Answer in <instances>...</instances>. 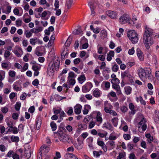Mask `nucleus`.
Segmentation results:
<instances>
[{
    "label": "nucleus",
    "instance_id": "1",
    "mask_svg": "<svg viewBox=\"0 0 159 159\" xmlns=\"http://www.w3.org/2000/svg\"><path fill=\"white\" fill-rule=\"evenodd\" d=\"M153 34L152 29L147 26L145 27L143 39V43L147 49H149L154 43V40L152 37Z\"/></svg>",
    "mask_w": 159,
    "mask_h": 159
},
{
    "label": "nucleus",
    "instance_id": "2",
    "mask_svg": "<svg viewBox=\"0 0 159 159\" xmlns=\"http://www.w3.org/2000/svg\"><path fill=\"white\" fill-rule=\"evenodd\" d=\"M138 73L139 77L143 81H145L147 78L148 79H152L151 70L149 68H139L138 71Z\"/></svg>",
    "mask_w": 159,
    "mask_h": 159
},
{
    "label": "nucleus",
    "instance_id": "3",
    "mask_svg": "<svg viewBox=\"0 0 159 159\" xmlns=\"http://www.w3.org/2000/svg\"><path fill=\"white\" fill-rule=\"evenodd\" d=\"M59 65L60 60L59 58L55 60L53 63H50L48 67V74L50 76L53 75L55 71L59 70Z\"/></svg>",
    "mask_w": 159,
    "mask_h": 159
},
{
    "label": "nucleus",
    "instance_id": "4",
    "mask_svg": "<svg viewBox=\"0 0 159 159\" xmlns=\"http://www.w3.org/2000/svg\"><path fill=\"white\" fill-rule=\"evenodd\" d=\"M127 36L133 43H138L139 40L138 35L134 30H131L127 32Z\"/></svg>",
    "mask_w": 159,
    "mask_h": 159
},
{
    "label": "nucleus",
    "instance_id": "5",
    "mask_svg": "<svg viewBox=\"0 0 159 159\" xmlns=\"http://www.w3.org/2000/svg\"><path fill=\"white\" fill-rule=\"evenodd\" d=\"M119 22L121 24L128 23L131 24V18L127 14H124L121 16L119 19Z\"/></svg>",
    "mask_w": 159,
    "mask_h": 159
},
{
    "label": "nucleus",
    "instance_id": "6",
    "mask_svg": "<svg viewBox=\"0 0 159 159\" xmlns=\"http://www.w3.org/2000/svg\"><path fill=\"white\" fill-rule=\"evenodd\" d=\"M91 116L94 118L96 117V121L100 124L102 123V114L99 111H93L91 114Z\"/></svg>",
    "mask_w": 159,
    "mask_h": 159
},
{
    "label": "nucleus",
    "instance_id": "7",
    "mask_svg": "<svg viewBox=\"0 0 159 159\" xmlns=\"http://www.w3.org/2000/svg\"><path fill=\"white\" fill-rule=\"evenodd\" d=\"M146 119L143 118L139 123V131L140 132L145 131L147 129V125L146 124Z\"/></svg>",
    "mask_w": 159,
    "mask_h": 159
},
{
    "label": "nucleus",
    "instance_id": "8",
    "mask_svg": "<svg viewBox=\"0 0 159 159\" xmlns=\"http://www.w3.org/2000/svg\"><path fill=\"white\" fill-rule=\"evenodd\" d=\"M93 85L91 82H87L82 86V91L84 93H87L90 91Z\"/></svg>",
    "mask_w": 159,
    "mask_h": 159
},
{
    "label": "nucleus",
    "instance_id": "9",
    "mask_svg": "<svg viewBox=\"0 0 159 159\" xmlns=\"http://www.w3.org/2000/svg\"><path fill=\"white\" fill-rule=\"evenodd\" d=\"M77 143H75L73 144L75 147L77 149H81L83 146L84 139H80L79 137L77 139Z\"/></svg>",
    "mask_w": 159,
    "mask_h": 159
},
{
    "label": "nucleus",
    "instance_id": "10",
    "mask_svg": "<svg viewBox=\"0 0 159 159\" xmlns=\"http://www.w3.org/2000/svg\"><path fill=\"white\" fill-rule=\"evenodd\" d=\"M13 52L18 57H20L23 54L22 49L18 46H16Z\"/></svg>",
    "mask_w": 159,
    "mask_h": 159
},
{
    "label": "nucleus",
    "instance_id": "11",
    "mask_svg": "<svg viewBox=\"0 0 159 159\" xmlns=\"http://www.w3.org/2000/svg\"><path fill=\"white\" fill-rule=\"evenodd\" d=\"M108 48L106 47H100L98 48V53L99 54H103L105 55L108 51Z\"/></svg>",
    "mask_w": 159,
    "mask_h": 159
},
{
    "label": "nucleus",
    "instance_id": "12",
    "mask_svg": "<svg viewBox=\"0 0 159 159\" xmlns=\"http://www.w3.org/2000/svg\"><path fill=\"white\" fill-rule=\"evenodd\" d=\"M106 14L108 16L112 19L116 18L117 13L114 11H108L106 12Z\"/></svg>",
    "mask_w": 159,
    "mask_h": 159
},
{
    "label": "nucleus",
    "instance_id": "13",
    "mask_svg": "<svg viewBox=\"0 0 159 159\" xmlns=\"http://www.w3.org/2000/svg\"><path fill=\"white\" fill-rule=\"evenodd\" d=\"M50 149V148L49 147L43 145L41 147L40 152H41V154H45L48 152Z\"/></svg>",
    "mask_w": 159,
    "mask_h": 159
},
{
    "label": "nucleus",
    "instance_id": "14",
    "mask_svg": "<svg viewBox=\"0 0 159 159\" xmlns=\"http://www.w3.org/2000/svg\"><path fill=\"white\" fill-rule=\"evenodd\" d=\"M110 86V83L108 81L103 82L101 84V87L105 90L108 89Z\"/></svg>",
    "mask_w": 159,
    "mask_h": 159
},
{
    "label": "nucleus",
    "instance_id": "15",
    "mask_svg": "<svg viewBox=\"0 0 159 159\" xmlns=\"http://www.w3.org/2000/svg\"><path fill=\"white\" fill-rule=\"evenodd\" d=\"M25 156L27 158H29L31 156V149H30V147L29 146H27V148H25Z\"/></svg>",
    "mask_w": 159,
    "mask_h": 159
},
{
    "label": "nucleus",
    "instance_id": "16",
    "mask_svg": "<svg viewBox=\"0 0 159 159\" xmlns=\"http://www.w3.org/2000/svg\"><path fill=\"white\" fill-rule=\"evenodd\" d=\"M69 139V137L66 134L62 133L60 134V141L63 142H68Z\"/></svg>",
    "mask_w": 159,
    "mask_h": 159
},
{
    "label": "nucleus",
    "instance_id": "17",
    "mask_svg": "<svg viewBox=\"0 0 159 159\" xmlns=\"http://www.w3.org/2000/svg\"><path fill=\"white\" fill-rule=\"evenodd\" d=\"M112 108V106L107 102H105L104 104V111L107 113H109L111 110Z\"/></svg>",
    "mask_w": 159,
    "mask_h": 159
},
{
    "label": "nucleus",
    "instance_id": "18",
    "mask_svg": "<svg viewBox=\"0 0 159 159\" xmlns=\"http://www.w3.org/2000/svg\"><path fill=\"white\" fill-rule=\"evenodd\" d=\"M82 108V106L80 104H77L74 107V112L75 114H79L81 112Z\"/></svg>",
    "mask_w": 159,
    "mask_h": 159
},
{
    "label": "nucleus",
    "instance_id": "19",
    "mask_svg": "<svg viewBox=\"0 0 159 159\" xmlns=\"http://www.w3.org/2000/svg\"><path fill=\"white\" fill-rule=\"evenodd\" d=\"M66 159H78L77 157L73 153H67L64 156Z\"/></svg>",
    "mask_w": 159,
    "mask_h": 159
},
{
    "label": "nucleus",
    "instance_id": "20",
    "mask_svg": "<svg viewBox=\"0 0 159 159\" xmlns=\"http://www.w3.org/2000/svg\"><path fill=\"white\" fill-rule=\"evenodd\" d=\"M73 2V0H66L65 6L67 8L65 10L64 13L66 12L71 7Z\"/></svg>",
    "mask_w": 159,
    "mask_h": 159
},
{
    "label": "nucleus",
    "instance_id": "21",
    "mask_svg": "<svg viewBox=\"0 0 159 159\" xmlns=\"http://www.w3.org/2000/svg\"><path fill=\"white\" fill-rule=\"evenodd\" d=\"M43 30V28L41 26H38L31 29V31L33 33L37 34L39 32H41Z\"/></svg>",
    "mask_w": 159,
    "mask_h": 159
},
{
    "label": "nucleus",
    "instance_id": "22",
    "mask_svg": "<svg viewBox=\"0 0 159 159\" xmlns=\"http://www.w3.org/2000/svg\"><path fill=\"white\" fill-rule=\"evenodd\" d=\"M136 53L140 61H143V54L139 48H138L137 49Z\"/></svg>",
    "mask_w": 159,
    "mask_h": 159
},
{
    "label": "nucleus",
    "instance_id": "23",
    "mask_svg": "<svg viewBox=\"0 0 159 159\" xmlns=\"http://www.w3.org/2000/svg\"><path fill=\"white\" fill-rule=\"evenodd\" d=\"M86 142L89 147L91 148H93V138L92 137H89L86 139Z\"/></svg>",
    "mask_w": 159,
    "mask_h": 159
},
{
    "label": "nucleus",
    "instance_id": "24",
    "mask_svg": "<svg viewBox=\"0 0 159 159\" xmlns=\"http://www.w3.org/2000/svg\"><path fill=\"white\" fill-rule=\"evenodd\" d=\"M103 127L111 131L113 130L114 129L111 125L108 122H105L103 124Z\"/></svg>",
    "mask_w": 159,
    "mask_h": 159
},
{
    "label": "nucleus",
    "instance_id": "25",
    "mask_svg": "<svg viewBox=\"0 0 159 159\" xmlns=\"http://www.w3.org/2000/svg\"><path fill=\"white\" fill-rule=\"evenodd\" d=\"M112 88L116 91V92L117 94L119 95L121 93L120 89V87L119 85L114 84H112Z\"/></svg>",
    "mask_w": 159,
    "mask_h": 159
},
{
    "label": "nucleus",
    "instance_id": "26",
    "mask_svg": "<svg viewBox=\"0 0 159 159\" xmlns=\"http://www.w3.org/2000/svg\"><path fill=\"white\" fill-rule=\"evenodd\" d=\"M13 89L16 91H20L21 90V87L19 85V83L17 82L14 83L13 85Z\"/></svg>",
    "mask_w": 159,
    "mask_h": 159
},
{
    "label": "nucleus",
    "instance_id": "27",
    "mask_svg": "<svg viewBox=\"0 0 159 159\" xmlns=\"http://www.w3.org/2000/svg\"><path fill=\"white\" fill-rule=\"evenodd\" d=\"M91 108L90 106L89 105H85L84 106V109L83 111V113L84 115L87 114Z\"/></svg>",
    "mask_w": 159,
    "mask_h": 159
},
{
    "label": "nucleus",
    "instance_id": "28",
    "mask_svg": "<svg viewBox=\"0 0 159 159\" xmlns=\"http://www.w3.org/2000/svg\"><path fill=\"white\" fill-rule=\"evenodd\" d=\"M100 92L98 89L96 88L93 91V95L96 98H98L100 95Z\"/></svg>",
    "mask_w": 159,
    "mask_h": 159
},
{
    "label": "nucleus",
    "instance_id": "29",
    "mask_svg": "<svg viewBox=\"0 0 159 159\" xmlns=\"http://www.w3.org/2000/svg\"><path fill=\"white\" fill-rule=\"evenodd\" d=\"M40 48H43V46H40L37 47L36 48L35 53L38 56H42L43 55V52H40L39 49Z\"/></svg>",
    "mask_w": 159,
    "mask_h": 159
},
{
    "label": "nucleus",
    "instance_id": "30",
    "mask_svg": "<svg viewBox=\"0 0 159 159\" xmlns=\"http://www.w3.org/2000/svg\"><path fill=\"white\" fill-rule=\"evenodd\" d=\"M41 119L39 118H37L35 122L36 128L37 130H39L41 126Z\"/></svg>",
    "mask_w": 159,
    "mask_h": 159
},
{
    "label": "nucleus",
    "instance_id": "31",
    "mask_svg": "<svg viewBox=\"0 0 159 159\" xmlns=\"http://www.w3.org/2000/svg\"><path fill=\"white\" fill-rule=\"evenodd\" d=\"M114 55V52L113 51H111L107 54V59L108 61H110L112 59V57H113Z\"/></svg>",
    "mask_w": 159,
    "mask_h": 159
},
{
    "label": "nucleus",
    "instance_id": "32",
    "mask_svg": "<svg viewBox=\"0 0 159 159\" xmlns=\"http://www.w3.org/2000/svg\"><path fill=\"white\" fill-rule=\"evenodd\" d=\"M82 32L81 27L79 26L77 29L73 31L72 33L75 35H77L82 34Z\"/></svg>",
    "mask_w": 159,
    "mask_h": 159
},
{
    "label": "nucleus",
    "instance_id": "33",
    "mask_svg": "<svg viewBox=\"0 0 159 159\" xmlns=\"http://www.w3.org/2000/svg\"><path fill=\"white\" fill-rule=\"evenodd\" d=\"M8 131L12 132L13 134H16L18 133V130L16 127L13 126L11 127V128H9L8 129Z\"/></svg>",
    "mask_w": 159,
    "mask_h": 159
},
{
    "label": "nucleus",
    "instance_id": "34",
    "mask_svg": "<svg viewBox=\"0 0 159 159\" xmlns=\"http://www.w3.org/2000/svg\"><path fill=\"white\" fill-rule=\"evenodd\" d=\"M78 80L80 84H82L86 80V78L84 75H80L78 77Z\"/></svg>",
    "mask_w": 159,
    "mask_h": 159
},
{
    "label": "nucleus",
    "instance_id": "35",
    "mask_svg": "<svg viewBox=\"0 0 159 159\" xmlns=\"http://www.w3.org/2000/svg\"><path fill=\"white\" fill-rule=\"evenodd\" d=\"M93 156L96 157H99L102 154V151L100 150L99 151H94L93 152Z\"/></svg>",
    "mask_w": 159,
    "mask_h": 159
},
{
    "label": "nucleus",
    "instance_id": "36",
    "mask_svg": "<svg viewBox=\"0 0 159 159\" xmlns=\"http://www.w3.org/2000/svg\"><path fill=\"white\" fill-rule=\"evenodd\" d=\"M68 48H66L61 53V59H63L66 56L68 55Z\"/></svg>",
    "mask_w": 159,
    "mask_h": 159
},
{
    "label": "nucleus",
    "instance_id": "37",
    "mask_svg": "<svg viewBox=\"0 0 159 159\" xmlns=\"http://www.w3.org/2000/svg\"><path fill=\"white\" fill-rule=\"evenodd\" d=\"M41 65L39 64H36L33 65L32 68L34 71L39 70H40Z\"/></svg>",
    "mask_w": 159,
    "mask_h": 159
},
{
    "label": "nucleus",
    "instance_id": "38",
    "mask_svg": "<svg viewBox=\"0 0 159 159\" xmlns=\"http://www.w3.org/2000/svg\"><path fill=\"white\" fill-rule=\"evenodd\" d=\"M119 69V66L115 62L112 65L111 70L112 71L114 72H117Z\"/></svg>",
    "mask_w": 159,
    "mask_h": 159
},
{
    "label": "nucleus",
    "instance_id": "39",
    "mask_svg": "<svg viewBox=\"0 0 159 159\" xmlns=\"http://www.w3.org/2000/svg\"><path fill=\"white\" fill-rule=\"evenodd\" d=\"M6 121L7 123V125L8 126L7 129H8L9 128H11L13 127V122L12 120H7V119H6Z\"/></svg>",
    "mask_w": 159,
    "mask_h": 159
},
{
    "label": "nucleus",
    "instance_id": "40",
    "mask_svg": "<svg viewBox=\"0 0 159 159\" xmlns=\"http://www.w3.org/2000/svg\"><path fill=\"white\" fill-rule=\"evenodd\" d=\"M11 140L12 142L18 143L19 141V138L18 136L12 135L11 137Z\"/></svg>",
    "mask_w": 159,
    "mask_h": 159
},
{
    "label": "nucleus",
    "instance_id": "41",
    "mask_svg": "<svg viewBox=\"0 0 159 159\" xmlns=\"http://www.w3.org/2000/svg\"><path fill=\"white\" fill-rule=\"evenodd\" d=\"M146 137L148 139V141L149 143H151L153 140V138L150 134H147L145 135Z\"/></svg>",
    "mask_w": 159,
    "mask_h": 159
},
{
    "label": "nucleus",
    "instance_id": "42",
    "mask_svg": "<svg viewBox=\"0 0 159 159\" xmlns=\"http://www.w3.org/2000/svg\"><path fill=\"white\" fill-rule=\"evenodd\" d=\"M107 143L110 146V149H113L115 147V142L113 141H109L107 142Z\"/></svg>",
    "mask_w": 159,
    "mask_h": 159
},
{
    "label": "nucleus",
    "instance_id": "43",
    "mask_svg": "<svg viewBox=\"0 0 159 159\" xmlns=\"http://www.w3.org/2000/svg\"><path fill=\"white\" fill-rule=\"evenodd\" d=\"M33 33L31 30L29 31L28 30H25V31L24 34L27 38H29L31 36Z\"/></svg>",
    "mask_w": 159,
    "mask_h": 159
},
{
    "label": "nucleus",
    "instance_id": "44",
    "mask_svg": "<svg viewBox=\"0 0 159 159\" xmlns=\"http://www.w3.org/2000/svg\"><path fill=\"white\" fill-rule=\"evenodd\" d=\"M77 75H75L74 73L72 71L70 72L68 74V79H75Z\"/></svg>",
    "mask_w": 159,
    "mask_h": 159
},
{
    "label": "nucleus",
    "instance_id": "45",
    "mask_svg": "<svg viewBox=\"0 0 159 159\" xmlns=\"http://www.w3.org/2000/svg\"><path fill=\"white\" fill-rule=\"evenodd\" d=\"M125 89L126 93L127 95L130 94L131 92L132 89L131 87L129 86H127L125 87Z\"/></svg>",
    "mask_w": 159,
    "mask_h": 159
},
{
    "label": "nucleus",
    "instance_id": "46",
    "mask_svg": "<svg viewBox=\"0 0 159 159\" xmlns=\"http://www.w3.org/2000/svg\"><path fill=\"white\" fill-rule=\"evenodd\" d=\"M111 122L114 126L116 127L118 125V119L117 118H114L111 120Z\"/></svg>",
    "mask_w": 159,
    "mask_h": 159
},
{
    "label": "nucleus",
    "instance_id": "47",
    "mask_svg": "<svg viewBox=\"0 0 159 159\" xmlns=\"http://www.w3.org/2000/svg\"><path fill=\"white\" fill-rule=\"evenodd\" d=\"M111 82L112 84H117L120 83V80L118 78H116L114 79H112L111 80Z\"/></svg>",
    "mask_w": 159,
    "mask_h": 159
},
{
    "label": "nucleus",
    "instance_id": "48",
    "mask_svg": "<svg viewBox=\"0 0 159 159\" xmlns=\"http://www.w3.org/2000/svg\"><path fill=\"white\" fill-rule=\"evenodd\" d=\"M21 106V103L20 102H16L15 105V108L16 110L19 111L20 110V107Z\"/></svg>",
    "mask_w": 159,
    "mask_h": 159
},
{
    "label": "nucleus",
    "instance_id": "49",
    "mask_svg": "<svg viewBox=\"0 0 159 159\" xmlns=\"http://www.w3.org/2000/svg\"><path fill=\"white\" fill-rule=\"evenodd\" d=\"M29 65L28 63H25L24 66L21 68L20 71L21 72H24L28 69V68Z\"/></svg>",
    "mask_w": 159,
    "mask_h": 159
},
{
    "label": "nucleus",
    "instance_id": "50",
    "mask_svg": "<svg viewBox=\"0 0 159 159\" xmlns=\"http://www.w3.org/2000/svg\"><path fill=\"white\" fill-rule=\"evenodd\" d=\"M50 126L52 131H54L56 129L57 125L54 121H52L50 123Z\"/></svg>",
    "mask_w": 159,
    "mask_h": 159
},
{
    "label": "nucleus",
    "instance_id": "51",
    "mask_svg": "<svg viewBox=\"0 0 159 159\" xmlns=\"http://www.w3.org/2000/svg\"><path fill=\"white\" fill-rule=\"evenodd\" d=\"M37 40H38V39L36 38H31L30 39V42L31 44L34 45L37 42Z\"/></svg>",
    "mask_w": 159,
    "mask_h": 159
},
{
    "label": "nucleus",
    "instance_id": "52",
    "mask_svg": "<svg viewBox=\"0 0 159 159\" xmlns=\"http://www.w3.org/2000/svg\"><path fill=\"white\" fill-rule=\"evenodd\" d=\"M67 81L69 82L70 85H74L75 83V79H68Z\"/></svg>",
    "mask_w": 159,
    "mask_h": 159
},
{
    "label": "nucleus",
    "instance_id": "53",
    "mask_svg": "<svg viewBox=\"0 0 159 159\" xmlns=\"http://www.w3.org/2000/svg\"><path fill=\"white\" fill-rule=\"evenodd\" d=\"M11 54V52H9V51L8 50H6L4 54V58L5 59H7L10 56Z\"/></svg>",
    "mask_w": 159,
    "mask_h": 159
},
{
    "label": "nucleus",
    "instance_id": "54",
    "mask_svg": "<svg viewBox=\"0 0 159 159\" xmlns=\"http://www.w3.org/2000/svg\"><path fill=\"white\" fill-rule=\"evenodd\" d=\"M9 41V46H8L7 48V50L8 51H11L12 50V48L14 46V44L13 43L11 42L10 40H8Z\"/></svg>",
    "mask_w": 159,
    "mask_h": 159
},
{
    "label": "nucleus",
    "instance_id": "55",
    "mask_svg": "<svg viewBox=\"0 0 159 159\" xmlns=\"http://www.w3.org/2000/svg\"><path fill=\"white\" fill-rule=\"evenodd\" d=\"M16 74V72L14 70H10L9 71V75L11 77H14Z\"/></svg>",
    "mask_w": 159,
    "mask_h": 159
},
{
    "label": "nucleus",
    "instance_id": "56",
    "mask_svg": "<svg viewBox=\"0 0 159 159\" xmlns=\"http://www.w3.org/2000/svg\"><path fill=\"white\" fill-rule=\"evenodd\" d=\"M5 72L4 71H0V80H3L5 78Z\"/></svg>",
    "mask_w": 159,
    "mask_h": 159
},
{
    "label": "nucleus",
    "instance_id": "57",
    "mask_svg": "<svg viewBox=\"0 0 159 159\" xmlns=\"http://www.w3.org/2000/svg\"><path fill=\"white\" fill-rule=\"evenodd\" d=\"M1 111L2 113L6 114L8 111V108L6 107H2L1 108Z\"/></svg>",
    "mask_w": 159,
    "mask_h": 159
},
{
    "label": "nucleus",
    "instance_id": "58",
    "mask_svg": "<svg viewBox=\"0 0 159 159\" xmlns=\"http://www.w3.org/2000/svg\"><path fill=\"white\" fill-rule=\"evenodd\" d=\"M108 134V133L106 131H105L104 133H98V135L101 138H104L106 137Z\"/></svg>",
    "mask_w": 159,
    "mask_h": 159
},
{
    "label": "nucleus",
    "instance_id": "59",
    "mask_svg": "<svg viewBox=\"0 0 159 159\" xmlns=\"http://www.w3.org/2000/svg\"><path fill=\"white\" fill-rule=\"evenodd\" d=\"M95 124V122L93 120L91 121L89 124L88 127L89 129H91L93 128Z\"/></svg>",
    "mask_w": 159,
    "mask_h": 159
},
{
    "label": "nucleus",
    "instance_id": "60",
    "mask_svg": "<svg viewBox=\"0 0 159 159\" xmlns=\"http://www.w3.org/2000/svg\"><path fill=\"white\" fill-rule=\"evenodd\" d=\"M120 109L122 112L125 113L127 111L128 109L126 106H123L120 107Z\"/></svg>",
    "mask_w": 159,
    "mask_h": 159
},
{
    "label": "nucleus",
    "instance_id": "61",
    "mask_svg": "<svg viewBox=\"0 0 159 159\" xmlns=\"http://www.w3.org/2000/svg\"><path fill=\"white\" fill-rule=\"evenodd\" d=\"M13 13L15 15L19 16H20L22 15V14H19V10L18 8H15L13 10Z\"/></svg>",
    "mask_w": 159,
    "mask_h": 159
},
{
    "label": "nucleus",
    "instance_id": "62",
    "mask_svg": "<svg viewBox=\"0 0 159 159\" xmlns=\"http://www.w3.org/2000/svg\"><path fill=\"white\" fill-rule=\"evenodd\" d=\"M51 14V12L48 11H44L41 14L42 17H45L48 14L49 15Z\"/></svg>",
    "mask_w": 159,
    "mask_h": 159
},
{
    "label": "nucleus",
    "instance_id": "63",
    "mask_svg": "<svg viewBox=\"0 0 159 159\" xmlns=\"http://www.w3.org/2000/svg\"><path fill=\"white\" fill-rule=\"evenodd\" d=\"M79 127L82 129H87V125L85 124H81L78 125Z\"/></svg>",
    "mask_w": 159,
    "mask_h": 159
},
{
    "label": "nucleus",
    "instance_id": "64",
    "mask_svg": "<svg viewBox=\"0 0 159 159\" xmlns=\"http://www.w3.org/2000/svg\"><path fill=\"white\" fill-rule=\"evenodd\" d=\"M123 137L124 139L126 140H129L131 138L130 135L127 134H124L123 135Z\"/></svg>",
    "mask_w": 159,
    "mask_h": 159
}]
</instances>
